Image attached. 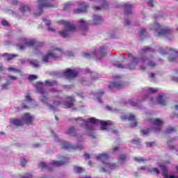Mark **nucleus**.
I'll list each match as a JSON object with an SVG mask.
<instances>
[{"instance_id":"obj_1","label":"nucleus","mask_w":178,"mask_h":178,"mask_svg":"<svg viewBox=\"0 0 178 178\" xmlns=\"http://www.w3.org/2000/svg\"><path fill=\"white\" fill-rule=\"evenodd\" d=\"M83 122L86 126V130L89 134L91 133V131H93L94 124H97L98 123L101 124V130H106L108 129V122L99 121L94 118L86 119L83 120Z\"/></svg>"},{"instance_id":"obj_2","label":"nucleus","mask_w":178,"mask_h":178,"mask_svg":"<svg viewBox=\"0 0 178 178\" xmlns=\"http://www.w3.org/2000/svg\"><path fill=\"white\" fill-rule=\"evenodd\" d=\"M108 158H109V156L106 154H100L97 156V161L102 162L100 172H109L111 169H116L118 168V165L115 163L107 162Z\"/></svg>"},{"instance_id":"obj_3","label":"nucleus","mask_w":178,"mask_h":178,"mask_svg":"<svg viewBox=\"0 0 178 178\" xmlns=\"http://www.w3.org/2000/svg\"><path fill=\"white\" fill-rule=\"evenodd\" d=\"M129 58L132 59V63L131 65L128 67L129 69H134L136 67V65H137L138 62L139 63H145L146 65H149L151 67H154L156 65L152 58H148L145 60V57H143L141 60H139L138 58H134L131 54H129Z\"/></svg>"},{"instance_id":"obj_4","label":"nucleus","mask_w":178,"mask_h":178,"mask_svg":"<svg viewBox=\"0 0 178 178\" xmlns=\"http://www.w3.org/2000/svg\"><path fill=\"white\" fill-rule=\"evenodd\" d=\"M21 41L23 44H17L19 51H24V49L29 47H35V48L38 47H42V43L37 41L35 39H32L29 41L27 39L22 38L21 39Z\"/></svg>"},{"instance_id":"obj_5","label":"nucleus","mask_w":178,"mask_h":178,"mask_svg":"<svg viewBox=\"0 0 178 178\" xmlns=\"http://www.w3.org/2000/svg\"><path fill=\"white\" fill-rule=\"evenodd\" d=\"M58 24H62L65 28V30L59 32L61 37L65 38L67 35H69L70 31H74L76 30V26L73 22L60 20L58 21Z\"/></svg>"},{"instance_id":"obj_6","label":"nucleus","mask_w":178,"mask_h":178,"mask_svg":"<svg viewBox=\"0 0 178 178\" xmlns=\"http://www.w3.org/2000/svg\"><path fill=\"white\" fill-rule=\"evenodd\" d=\"M33 87L35 88L38 94H40V101L44 102L45 101V85L41 81H36L33 84Z\"/></svg>"},{"instance_id":"obj_7","label":"nucleus","mask_w":178,"mask_h":178,"mask_svg":"<svg viewBox=\"0 0 178 178\" xmlns=\"http://www.w3.org/2000/svg\"><path fill=\"white\" fill-rule=\"evenodd\" d=\"M63 51L59 48H54L53 49L48 51L45 57L46 62L48 59H58L62 56Z\"/></svg>"},{"instance_id":"obj_8","label":"nucleus","mask_w":178,"mask_h":178,"mask_svg":"<svg viewBox=\"0 0 178 178\" xmlns=\"http://www.w3.org/2000/svg\"><path fill=\"white\" fill-rule=\"evenodd\" d=\"M151 30H155L158 35H167V34H170L172 33V29L167 28L165 29H160L161 26L158 23L154 24L153 26L150 28Z\"/></svg>"},{"instance_id":"obj_9","label":"nucleus","mask_w":178,"mask_h":178,"mask_svg":"<svg viewBox=\"0 0 178 178\" xmlns=\"http://www.w3.org/2000/svg\"><path fill=\"white\" fill-rule=\"evenodd\" d=\"M121 119H122V120H127V119L128 120H129L130 122H131V123H134V124H131L130 127H136L137 126V122H136V117L132 115V114H128V115H126V114H122L121 116H120Z\"/></svg>"},{"instance_id":"obj_10","label":"nucleus","mask_w":178,"mask_h":178,"mask_svg":"<svg viewBox=\"0 0 178 178\" xmlns=\"http://www.w3.org/2000/svg\"><path fill=\"white\" fill-rule=\"evenodd\" d=\"M63 76L64 77H66V79H74V77H76L77 76V71L67 69L63 72Z\"/></svg>"},{"instance_id":"obj_11","label":"nucleus","mask_w":178,"mask_h":178,"mask_svg":"<svg viewBox=\"0 0 178 178\" xmlns=\"http://www.w3.org/2000/svg\"><path fill=\"white\" fill-rule=\"evenodd\" d=\"M22 120H23V122H24L26 124H33L34 117L29 113H25L24 115L22 117Z\"/></svg>"},{"instance_id":"obj_12","label":"nucleus","mask_w":178,"mask_h":178,"mask_svg":"<svg viewBox=\"0 0 178 178\" xmlns=\"http://www.w3.org/2000/svg\"><path fill=\"white\" fill-rule=\"evenodd\" d=\"M159 166L161 169L162 175H163L164 178H178L177 177H175L172 175H168V173H166V165H160Z\"/></svg>"},{"instance_id":"obj_13","label":"nucleus","mask_w":178,"mask_h":178,"mask_svg":"<svg viewBox=\"0 0 178 178\" xmlns=\"http://www.w3.org/2000/svg\"><path fill=\"white\" fill-rule=\"evenodd\" d=\"M150 122L158 127L157 130H161V126L163 124V121L158 118L150 119Z\"/></svg>"},{"instance_id":"obj_14","label":"nucleus","mask_w":178,"mask_h":178,"mask_svg":"<svg viewBox=\"0 0 178 178\" xmlns=\"http://www.w3.org/2000/svg\"><path fill=\"white\" fill-rule=\"evenodd\" d=\"M79 26H81L82 31H87V30H88V22L83 19H81L79 20Z\"/></svg>"},{"instance_id":"obj_15","label":"nucleus","mask_w":178,"mask_h":178,"mask_svg":"<svg viewBox=\"0 0 178 178\" xmlns=\"http://www.w3.org/2000/svg\"><path fill=\"white\" fill-rule=\"evenodd\" d=\"M11 124H14V126L17 127H22L24 124L23 120L17 118H12L11 119Z\"/></svg>"},{"instance_id":"obj_16","label":"nucleus","mask_w":178,"mask_h":178,"mask_svg":"<svg viewBox=\"0 0 178 178\" xmlns=\"http://www.w3.org/2000/svg\"><path fill=\"white\" fill-rule=\"evenodd\" d=\"M74 97H67V101L64 103V106L65 108H72L74 104Z\"/></svg>"},{"instance_id":"obj_17","label":"nucleus","mask_w":178,"mask_h":178,"mask_svg":"<svg viewBox=\"0 0 178 178\" xmlns=\"http://www.w3.org/2000/svg\"><path fill=\"white\" fill-rule=\"evenodd\" d=\"M66 162H67V159L65 157H63L62 161H52L51 165H52V166H62L63 165H65Z\"/></svg>"},{"instance_id":"obj_18","label":"nucleus","mask_w":178,"mask_h":178,"mask_svg":"<svg viewBox=\"0 0 178 178\" xmlns=\"http://www.w3.org/2000/svg\"><path fill=\"white\" fill-rule=\"evenodd\" d=\"M87 6L84 4H81L79 6V8L74 10L75 13H83L87 12Z\"/></svg>"},{"instance_id":"obj_19","label":"nucleus","mask_w":178,"mask_h":178,"mask_svg":"<svg viewBox=\"0 0 178 178\" xmlns=\"http://www.w3.org/2000/svg\"><path fill=\"white\" fill-rule=\"evenodd\" d=\"M39 3V10L40 12L38 14H36L38 16H40L42 13V8H45V0H38Z\"/></svg>"},{"instance_id":"obj_20","label":"nucleus","mask_w":178,"mask_h":178,"mask_svg":"<svg viewBox=\"0 0 178 178\" xmlns=\"http://www.w3.org/2000/svg\"><path fill=\"white\" fill-rule=\"evenodd\" d=\"M123 87V85L120 83V81H115L111 83V85H109L110 88H122Z\"/></svg>"},{"instance_id":"obj_21","label":"nucleus","mask_w":178,"mask_h":178,"mask_svg":"<svg viewBox=\"0 0 178 178\" xmlns=\"http://www.w3.org/2000/svg\"><path fill=\"white\" fill-rule=\"evenodd\" d=\"M19 10L22 12V15H26V13H29L31 10L29 6L25 5L21 8H19Z\"/></svg>"},{"instance_id":"obj_22","label":"nucleus","mask_w":178,"mask_h":178,"mask_svg":"<svg viewBox=\"0 0 178 178\" xmlns=\"http://www.w3.org/2000/svg\"><path fill=\"white\" fill-rule=\"evenodd\" d=\"M134 8V5H131L130 3L125 4V13L126 15H129V13H131V10Z\"/></svg>"},{"instance_id":"obj_23","label":"nucleus","mask_w":178,"mask_h":178,"mask_svg":"<svg viewBox=\"0 0 178 178\" xmlns=\"http://www.w3.org/2000/svg\"><path fill=\"white\" fill-rule=\"evenodd\" d=\"M102 22V17L99 15H95L93 17V22L95 24H99Z\"/></svg>"},{"instance_id":"obj_24","label":"nucleus","mask_w":178,"mask_h":178,"mask_svg":"<svg viewBox=\"0 0 178 178\" xmlns=\"http://www.w3.org/2000/svg\"><path fill=\"white\" fill-rule=\"evenodd\" d=\"M177 58V51H172V54L168 58V60H170V62H173L174 60H176Z\"/></svg>"},{"instance_id":"obj_25","label":"nucleus","mask_w":178,"mask_h":178,"mask_svg":"<svg viewBox=\"0 0 178 178\" xmlns=\"http://www.w3.org/2000/svg\"><path fill=\"white\" fill-rule=\"evenodd\" d=\"M66 133L70 136H76V129H74V127H73L68 128L66 131Z\"/></svg>"},{"instance_id":"obj_26","label":"nucleus","mask_w":178,"mask_h":178,"mask_svg":"<svg viewBox=\"0 0 178 178\" xmlns=\"http://www.w3.org/2000/svg\"><path fill=\"white\" fill-rule=\"evenodd\" d=\"M157 102L159 104H161V105H166V99L163 98L162 95L159 96Z\"/></svg>"},{"instance_id":"obj_27","label":"nucleus","mask_w":178,"mask_h":178,"mask_svg":"<svg viewBox=\"0 0 178 178\" xmlns=\"http://www.w3.org/2000/svg\"><path fill=\"white\" fill-rule=\"evenodd\" d=\"M8 72H13V73H20V70L16 67L11 66L7 69Z\"/></svg>"},{"instance_id":"obj_28","label":"nucleus","mask_w":178,"mask_h":178,"mask_svg":"<svg viewBox=\"0 0 178 178\" xmlns=\"http://www.w3.org/2000/svg\"><path fill=\"white\" fill-rule=\"evenodd\" d=\"M6 56H7L6 60H12L13 59H15V58H17V55L16 54H5Z\"/></svg>"},{"instance_id":"obj_29","label":"nucleus","mask_w":178,"mask_h":178,"mask_svg":"<svg viewBox=\"0 0 178 178\" xmlns=\"http://www.w3.org/2000/svg\"><path fill=\"white\" fill-rule=\"evenodd\" d=\"M126 161V155L124 154H120V158L118 160L119 163H123V162H124Z\"/></svg>"},{"instance_id":"obj_30","label":"nucleus","mask_w":178,"mask_h":178,"mask_svg":"<svg viewBox=\"0 0 178 178\" xmlns=\"http://www.w3.org/2000/svg\"><path fill=\"white\" fill-rule=\"evenodd\" d=\"M30 63L32 65V66H33V67H38V66H40V64L37 60H32L30 61Z\"/></svg>"},{"instance_id":"obj_31","label":"nucleus","mask_w":178,"mask_h":178,"mask_svg":"<svg viewBox=\"0 0 178 178\" xmlns=\"http://www.w3.org/2000/svg\"><path fill=\"white\" fill-rule=\"evenodd\" d=\"M74 172H76V173H81V172H84V168L81 167L75 166L74 167Z\"/></svg>"},{"instance_id":"obj_32","label":"nucleus","mask_w":178,"mask_h":178,"mask_svg":"<svg viewBox=\"0 0 178 178\" xmlns=\"http://www.w3.org/2000/svg\"><path fill=\"white\" fill-rule=\"evenodd\" d=\"M149 171L150 172V173H154V175H159V173H161L159 170H158L157 168H150Z\"/></svg>"},{"instance_id":"obj_33","label":"nucleus","mask_w":178,"mask_h":178,"mask_svg":"<svg viewBox=\"0 0 178 178\" xmlns=\"http://www.w3.org/2000/svg\"><path fill=\"white\" fill-rule=\"evenodd\" d=\"M38 78V76L37 75L31 74L29 76L28 80H29V81H33V80H37Z\"/></svg>"},{"instance_id":"obj_34","label":"nucleus","mask_w":178,"mask_h":178,"mask_svg":"<svg viewBox=\"0 0 178 178\" xmlns=\"http://www.w3.org/2000/svg\"><path fill=\"white\" fill-rule=\"evenodd\" d=\"M10 86V83L8 82L6 83H4L1 85V90H8Z\"/></svg>"},{"instance_id":"obj_35","label":"nucleus","mask_w":178,"mask_h":178,"mask_svg":"<svg viewBox=\"0 0 178 178\" xmlns=\"http://www.w3.org/2000/svg\"><path fill=\"white\" fill-rule=\"evenodd\" d=\"M1 24L4 27H10V24H9V22L5 19L1 20Z\"/></svg>"},{"instance_id":"obj_36","label":"nucleus","mask_w":178,"mask_h":178,"mask_svg":"<svg viewBox=\"0 0 178 178\" xmlns=\"http://www.w3.org/2000/svg\"><path fill=\"white\" fill-rule=\"evenodd\" d=\"M134 159L136 162H139V163H141V162H145L146 161L145 159L143 157H135Z\"/></svg>"},{"instance_id":"obj_37","label":"nucleus","mask_w":178,"mask_h":178,"mask_svg":"<svg viewBox=\"0 0 178 178\" xmlns=\"http://www.w3.org/2000/svg\"><path fill=\"white\" fill-rule=\"evenodd\" d=\"M46 86H55L56 85V82L54 81H45Z\"/></svg>"},{"instance_id":"obj_38","label":"nucleus","mask_w":178,"mask_h":178,"mask_svg":"<svg viewBox=\"0 0 178 178\" xmlns=\"http://www.w3.org/2000/svg\"><path fill=\"white\" fill-rule=\"evenodd\" d=\"M21 165L24 168V166H26V165H27V160L26 159H21Z\"/></svg>"},{"instance_id":"obj_39","label":"nucleus","mask_w":178,"mask_h":178,"mask_svg":"<svg viewBox=\"0 0 178 178\" xmlns=\"http://www.w3.org/2000/svg\"><path fill=\"white\" fill-rule=\"evenodd\" d=\"M63 148H66L67 149H69V148H72V146L70 145V143H63Z\"/></svg>"},{"instance_id":"obj_40","label":"nucleus","mask_w":178,"mask_h":178,"mask_svg":"<svg viewBox=\"0 0 178 178\" xmlns=\"http://www.w3.org/2000/svg\"><path fill=\"white\" fill-rule=\"evenodd\" d=\"M21 178H33V174L31 172H26L25 176L22 177Z\"/></svg>"},{"instance_id":"obj_41","label":"nucleus","mask_w":178,"mask_h":178,"mask_svg":"<svg viewBox=\"0 0 178 178\" xmlns=\"http://www.w3.org/2000/svg\"><path fill=\"white\" fill-rule=\"evenodd\" d=\"M39 169H45V163L44 162H42L39 164V166H38Z\"/></svg>"},{"instance_id":"obj_42","label":"nucleus","mask_w":178,"mask_h":178,"mask_svg":"<svg viewBox=\"0 0 178 178\" xmlns=\"http://www.w3.org/2000/svg\"><path fill=\"white\" fill-rule=\"evenodd\" d=\"M25 99L28 101V102H31L33 101V99H31V97L29 95H27L25 97Z\"/></svg>"},{"instance_id":"obj_43","label":"nucleus","mask_w":178,"mask_h":178,"mask_svg":"<svg viewBox=\"0 0 178 178\" xmlns=\"http://www.w3.org/2000/svg\"><path fill=\"white\" fill-rule=\"evenodd\" d=\"M157 91H158V90L154 89L152 88H150L149 89V92H151L152 94H155V92H156Z\"/></svg>"},{"instance_id":"obj_44","label":"nucleus","mask_w":178,"mask_h":178,"mask_svg":"<svg viewBox=\"0 0 178 178\" xmlns=\"http://www.w3.org/2000/svg\"><path fill=\"white\" fill-rule=\"evenodd\" d=\"M8 79H9V80H10L11 81H15V80H17V77L13 76H11V75L8 76Z\"/></svg>"},{"instance_id":"obj_45","label":"nucleus","mask_w":178,"mask_h":178,"mask_svg":"<svg viewBox=\"0 0 178 178\" xmlns=\"http://www.w3.org/2000/svg\"><path fill=\"white\" fill-rule=\"evenodd\" d=\"M73 149H83V145H80L79 146H75L72 147Z\"/></svg>"},{"instance_id":"obj_46","label":"nucleus","mask_w":178,"mask_h":178,"mask_svg":"<svg viewBox=\"0 0 178 178\" xmlns=\"http://www.w3.org/2000/svg\"><path fill=\"white\" fill-rule=\"evenodd\" d=\"M143 136H145V134H148L149 133V129H145L141 131Z\"/></svg>"},{"instance_id":"obj_47","label":"nucleus","mask_w":178,"mask_h":178,"mask_svg":"<svg viewBox=\"0 0 178 178\" xmlns=\"http://www.w3.org/2000/svg\"><path fill=\"white\" fill-rule=\"evenodd\" d=\"M147 3L149 6H154V2L152 0H147Z\"/></svg>"},{"instance_id":"obj_48","label":"nucleus","mask_w":178,"mask_h":178,"mask_svg":"<svg viewBox=\"0 0 178 178\" xmlns=\"http://www.w3.org/2000/svg\"><path fill=\"white\" fill-rule=\"evenodd\" d=\"M12 5H17L19 3V1L17 0H11Z\"/></svg>"},{"instance_id":"obj_49","label":"nucleus","mask_w":178,"mask_h":178,"mask_svg":"<svg viewBox=\"0 0 178 178\" xmlns=\"http://www.w3.org/2000/svg\"><path fill=\"white\" fill-rule=\"evenodd\" d=\"M5 70V67H3V65L0 63V72H3Z\"/></svg>"},{"instance_id":"obj_50","label":"nucleus","mask_w":178,"mask_h":178,"mask_svg":"<svg viewBox=\"0 0 178 178\" xmlns=\"http://www.w3.org/2000/svg\"><path fill=\"white\" fill-rule=\"evenodd\" d=\"M130 105H131L132 106H138V104L136 103L135 102H131Z\"/></svg>"},{"instance_id":"obj_51","label":"nucleus","mask_w":178,"mask_h":178,"mask_svg":"<svg viewBox=\"0 0 178 178\" xmlns=\"http://www.w3.org/2000/svg\"><path fill=\"white\" fill-rule=\"evenodd\" d=\"M48 31H51L52 33H55V29H54L53 28H51V26H49L47 28Z\"/></svg>"},{"instance_id":"obj_52","label":"nucleus","mask_w":178,"mask_h":178,"mask_svg":"<svg viewBox=\"0 0 178 178\" xmlns=\"http://www.w3.org/2000/svg\"><path fill=\"white\" fill-rule=\"evenodd\" d=\"M144 34H145V29H142L140 31V37H143V35H144Z\"/></svg>"},{"instance_id":"obj_53","label":"nucleus","mask_w":178,"mask_h":178,"mask_svg":"<svg viewBox=\"0 0 178 178\" xmlns=\"http://www.w3.org/2000/svg\"><path fill=\"white\" fill-rule=\"evenodd\" d=\"M172 131H175V129L170 128L167 129V133H172Z\"/></svg>"},{"instance_id":"obj_54","label":"nucleus","mask_w":178,"mask_h":178,"mask_svg":"<svg viewBox=\"0 0 178 178\" xmlns=\"http://www.w3.org/2000/svg\"><path fill=\"white\" fill-rule=\"evenodd\" d=\"M84 56L86 57V58H94V56L93 55H90L88 54H85Z\"/></svg>"},{"instance_id":"obj_55","label":"nucleus","mask_w":178,"mask_h":178,"mask_svg":"<svg viewBox=\"0 0 178 178\" xmlns=\"http://www.w3.org/2000/svg\"><path fill=\"white\" fill-rule=\"evenodd\" d=\"M149 49V48L148 47H144V48L143 49V51L144 52H148Z\"/></svg>"},{"instance_id":"obj_56","label":"nucleus","mask_w":178,"mask_h":178,"mask_svg":"<svg viewBox=\"0 0 178 178\" xmlns=\"http://www.w3.org/2000/svg\"><path fill=\"white\" fill-rule=\"evenodd\" d=\"M58 105H60V102H59V101L54 102V106H56Z\"/></svg>"},{"instance_id":"obj_57","label":"nucleus","mask_w":178,"mask_h":178,"mask_svg":"<svg viewBox=\"0 0 178 178\" xmlns=\"http://www.w3.org/2000/svg\"><path fill=\"white\" fill-rule=\"evenodd\" d=\"M84 157H85L86 159H90V154H84Z\"/></svg>"},{"instance_id":"obj_58","label":"nucleus","mask_w":178,"mask_h":178,"mask_svg":"<svg viewBox=\"0 0 178 178\" xmlns=\"http://www.w3.org/2000/svg\"><path fill=\"white\" fill-rule=\"evenodd\" d=\"M46 24H47V26H51V21L46 19Z\"/></svg>"},{"instance_id":"obj_59","label":"nucleus","mask_w":178,"mask_h":178,"mask_svg":"<svg viewBox=\"0 0 178 178\" xmlns=\"http://www.w3.org/2000/svg\"><path fill=\"white\" fill-rule=\"evenodd\" d=\"M113 152H116L117 151H119V147H115V148L113 149Z\"/></svg>"},{"instance_id":"obj_60","label":"nucleus","mask_w":178,"mask_h":178,"mask_svg":"<svg viewBox=\"0 0 178 178\" xmlns=\"http://www.w3.org/2000/svg\"><path fill=\"white\" fill-rule=\"evenodd\" d=\"M45 6H46V8H52V6H54L52 4L46 3Z\"/></svg>"},{"instance_id":"obj_61","label":"nucleus","mask_w":178,"mask_h":178,"mask_svg":"<svg viewBox=\"0 0 178 178\" xmlns=\"http://www.w3.org/2000/svg\"><path fill=\"white\" fill-rule=\"evenodd\" d=\"M134 144H138L140 143V139H136L134 140Z\"/></svg>"},{"instance_id":"obj_62","label":"nucleus","mask_w":178,"mask_h":178,"mask_svg":"<svg viewBox=\"0 0 178 178\" xmlns=\"http://www.w3.org/2000/svg\"><path fill=\"white\" fill-rule=\"evenodd\" d=\"M22 108L27 109L29 108V106H27V105H26L24 103H22Z\"/></svg>"},{"instance_id":"obj_63","label":"nucleus","mask_w":178,"mask_h":178,"mask_svg":"<svg viewBox=\"0 0 178 178\" xmlns=\"http://www.w3.org/2000/svg\"><path fill=\"white\" fill-rule=\"evenodd\" d=\"M115 66H117V67H123L122 64H116Z\"/></svg>"},{"instance_id":"obj_64","label":"nucleus","mask_w":178,"mask_h":178,"mask_svg":"<svg viewBox=\"0 0 178 178\" xmlns=\"http://www.w3.org/2000/svg\"><path fill=\"white\" fill-rule=\"evenodd\" d=\"M153 144H154V143H150L147 144V147H152Z\"/></svg>"}]
</instances>
